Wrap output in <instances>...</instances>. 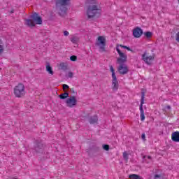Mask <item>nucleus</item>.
Instances as JSON below:
<instances>
[{
  "label": "nucleus",
  "mask_w": 179,
  "mask_h": 179,
  "mask_svg": "<svg viewBox=\"0 0 179 179\" xmlns=\"http://www.w3.org/2000/svg\"><path fill=\"white\" fill-rule=\"evenodd\" d=\"M66 104L67 107H75L76 104H78V100L76 99V96H71L69 98H68L66 100Z\"/></svg>",
  "instance_id": "obj_10"
},
{
  "label": "nucleus",
  "mask_w": 179,
  "mask_h": 179,
  "mask_svg": "<svg viewBox=\"0 0 179 179\" xmlns=\"http://www.w3.org/2000/svg\"><path fill=\"white\" fill-rule=\"evenodd\" d=\"M129 179H143L141 176L136 174H131L129 176Z\"/></svg>",
  "instance_id": "obj_19"
},
{
  "label": "nucleus",
  "mask_w": 179,
  "mask_h": 179,
  "mask_svg": "<svg viewBox=\"0 0 179 179\" xmlns=\"http://www.w3.org/2000/svg\"><path fill=\"white\" fill-rule=\"evenodd\" d=\"M176 40L179 43V31L176 34Z\"/></svg>",
  "instance_id": "obj_29"
},
{
  "label": "nucleus",
  "mask_w": 179,
  "mask_h": 179,
  "mask_svg": "<svg viewBox=\"0 0 179 179\" xmlns=\"http://www.w3.org/2000/svg\"><path fill=\"white\" fill-rule=\"evenodd\" d=\"M3 52V41L0 38V54Z\"/></svg>",
  "instance_id": "obj_24"
},
{
  "label": "nucleus",
  "mask_w": 179,
  "mask_h": 179,
  "mask_svg": "<svg viewBox=\"0 0 179 179\" xmlns=\"http://www.w3.org/2000/svg\"><path fill=\"white\" fill-rule=\"evenodd\" d=\"M46 71L49 73V75H54V71H52V67L50 66L49 64L46 65Z\"/></svg>",
  "instance_id": "obj_18"
},
{
  "label": "nucleus",
  "mask_w": 179,
  "mask_h": 179,
  "mask_svg": "<svg viewBox=\"0 0 179 179\" xmlns=\"http://www.w3.org/2000/svg\"><path fill=\"white\" fill-rule=\"evenodd\" d=\"M63 89H64V90H66V89H69V86L66 84H64Z\"/></svg>",
  "instance_id": "obj_31"
},
{
  "label": "nucleus",
  "mask_w": 179,
  "mask_h": 179,
  "mask_svg": "<svg viewBox=\"0 0 179 179\" xmlns=\"http://www.w3.org/2000/svg\"><path fill=\"white\" fill-rule=\"evenodd\" d=\"M71 3V0H57L56 5L59 8V15L60 16H64L66 14L67 8L66 6H68Z\"/></svg>",
  "instance_id": "obj_3"
},
{
  "label": "nucleus",
  "mask_w": 179,
  "mask_h": 179,
  "mask_svg": "<svg viewBox=\"0 0 179 179\" xmlns=\"http://www.w3.org/2000/svg\"><path fill=\"white\" fill-rule=\"evenodd\" d=\"M144 36L147 38H152V37L153 36V34L150 31H147L144 33Z\"/></svg>",
  "instance_id": "obj_22"
},
{
  "label": "nucleus",
  "mask_w": 179,
  "mask_h": 179,
  "mask_svg": "<svg viewBox=\"0 0 179 179\" xmlns=\"http://www.w3.org/2000/svg\"><path fill=\"white\" fill-rule=\"evenodd\" d=\"M30 19L25 20V24L29 27H34L36 24H41L43 23V20H41V17L38 16V14L34 13L31 15H30Z\"/></svg>",
  "instance_id": "obj_2"
},
{
  "label": "nucleus",
  "mask_w": 179,
  "mask_h": 179,
  "mask_svg": "<svg viewBox=\"0 0 179 179\" xmlns=\"http://www.w3.org/2000/svg\"><path fill=\"white\" fill-rule=\"evenodd\" d=\"M96 47H99L100 52H106V37L99 36L96 42Z\"/></svg>",
  "instance_id": "obj_5"
},
{
  "label": "nucleus",
  "mask_w": 179,
  "mask_h": 179,
  "mask_svg": "<svg viewBox=\"0 0 179 179\" xmlns=\"http://www.w3.org/2000/svg\"><path fill=\"white\" fill-rule=\"evenodd\" d=\"M87 3H90V5L87 6L86 10L87 17L88 19H93V17H96V16H100L101 10L96 5V1L88 0Z\"/></svg>",
  "instance_id": "obj_1"
},
{
  "label": "nucleus",
  "mask_w": 179,
  "mask_h": 179,
  "mask_svg": "<svg viewBox=\"0 0 179 179\" xmlns=\"http://www.w3.org/2000/svg\"><path fill=\"white\" fill-rule=\"evenodd\" d=\"M14 94L15 97H23L26 94V89L24 85L22 83L18 84L14 87Z\"/></svg>",
  "instance_id": "obj_4"
},
{
  "label": "nucleus",
  "mask_w": 179,
  "mask_h": 179,
  "mask_svg": "<svg viewBox=\"0 0 179 179\" xmlns=\"http://www.w3.org/2000/svg\"><path fill=\"white\" fill-rule=\"evenodd\" d=\"M120 47H121V48H124L127 51H132V50H131V48L129 47H127V46H125V45H120Z\"/></svg>",
  "instance_id": "obj_26"
},
{
  "label": "nucleus",
  "mask_w": 179,
  "mask_h": 179,
  "mask_svg": "<svg viewBox=\"0 0 179 179\" xmlns=\"http://www.w3.org/2000/svg\"><path fill=\"white\" fill-rule=\"evenodd\" d=\"M64 36H69V32L68 31H64Z\"/></svg>",
  "instance_id": "obj_33"
},
{
  "label": "nucleus",
  "mask_w": 179,
  "mask_h": 179,
  "mask_svg": "<svg viewBox=\"0 0 179 179\" xmlns=\"http://www.w3.org/2000/svg\"><path fill=\"white\" fill-rule=\"evenodd\" d=\"M59 97L61 100H65V99H68V97H69V94L68 92H64L59 95Z\"/></svg>",
  "instance_id": "obj_17"
},
{
  "label": "nucleus",
  "mask_w": 179,
  "mask_h": 179,
  "mask_svg": "<svg viewBox=\"0 0 179 179\" xmlns=\"http://www.w3.org/2000/svg\"><path fill=\"white\" fill-rule=\"evenodd\" d=\"M102 149H103V150H106V152H108V150H110V145L104 144L102 145Z\"/></svg>",
  "instance_id": "obj_25"
},
{
  "label": "nucleus",
  "mask_w": 179,
  "mask_h": 179,
  "mask_svg": "<svg viewBox=\"0 0 179 179\" xmlns=\"http://www.w3.org/2000/svg\"><path fill=\"white\" fill-rule=\"evenodd\" d=\"M129 154H128V152H123V158L124 159L125 162H128L129 157Z\"/></svg>",
  "instance_id": "obj_23"
},
{
  "label": "nucleus",
  "mask_w": 179,
  "mask_h": 179,
  "mask_svg": "<svg viewBox=\"0 0 179 179\" xmlns=\"http://www.w3.org/2000/svg\"><path fill=\"white\" fill-rule=\"evenodd\" d=\"M68 77H69V78H73V73H72V72H69V73H68Z\"/></svg>",
  "instance_id": "obj_32"
},
{
  "label": "nucleus",
  "mask_w": 179,
  "mask_h": 179,
  "mask_svg": "<svg viewBox=\"0 0 179 179\" xmlns=\"http://www.w3.org/2000/svg\"><path fill=\"white\" fill-rule=\"evenodd\" d=\"M116 51L119 57L117 59V64H125L128 59V56L125 55V53L122 52L120 48H118V45L116 47Z\"/></svg>",
  "instance_id": "obj_6"
},
{
  "label": "nucleus",
  "mask_w": 179,
  "mask_h": 179,
  "mask_svg": "<svg viewBox=\"0 0 179 179\" xmlns=\"http://www.w3.org/2000/svg\"><path fill=\"white\" fill-rule=\"evenodd\" d=\"M143 34V30H142V29H141V28H139L138 27H136L133 30V36L136 38H139V37H141V36H142Z\"/></svg>",
  "instance_id": "obj_12"
},
{
  "label": "nucleus",
  "mask_w": 179,
  "mask_h": 179,
  "mask_svg": "<svg viewBox=\"0 0 179 179\" xmlns=\"http://www.w3.org/2000/svg\"><path fill=\"white\" fill-rule=\"evenodd\" d=\"M118 65L117 72H119L120 75H127V73L129 72V69L125 63L118 64Z\"/></svg>",
  "instance_id": "obj_9"
},
{
  "label": "nucleus",
  "mask_w": 179,
  "mask_h": 179,
  "mask_svg": "<svg viewBox=\"0 0 179 179\" xmlns=\"http://www.w3.org/2000/svg\"><path fill=\"white\" fill-rule=\"evenodd\" d=\"M145 93H146V92L142 90L141 105H140V113H141L140 117H141V121H145V112L143 110V104H145Z\"/></svg>",
  "instance_id": "obj_7"
},
{
  "label": "nucleus",
  "mask_w": 179,
  "mask_h": 179,
  "mask_svg": "<svg viewBox=\"0 0 179 179\" xmlns=\"http://www.w3.org/2000/svg\"><path fill=\"white\" fill-rule=\"evenodd\" d=\"M160 178H162V175L160 174H156L154 176V179H160Z\"/></svg>",
  "instance_id": "obj_28"
},
{
  "label": "nucleus",
  "mask_w": 179,
  "mask_h": 179,
  "mask_svg": "<svg viewBox=\"0 0 179 179\" xmlns=\"http://www.w3.org/2000/svg\"><path fill=\"white\" fill-rule=\"evenodd\" d=\"M35 150L38 153H41L43 150H44V145L41 143H36L35 145Z\"/></svg>",
  "instance_id": "obj_13"
},
{
  "label": "nucleus",
  "mask_w": 179,
  "mask_h": 179,
  "mask_svg": "<svg viewBox=\"0 0 179 179\" xmlns=\"http://www.w3.org/2000/svg\"><path fill=\"white\" fill-rule=\"evenodd\" d=\"M171 139L173 142H179V131L172 133Z\"/></svg>",
  "instance_id": "obj_14"
},
{
  "label": "nucleus",
  "mask_w": 179,
  "mask_h": 179,
  "mask_svg": "<svg viewBox=\"0 0 179 179\" xmlns=\"http://www.w3.org/2000/svg\"><path fill=\"white\" fill-rule=\"evenodd\" d=\"M70 59L71 61H76V59H78V57H76V56L75 55H73V56H71Z\"/></svg>",
  "instance_id": "obj_27"
},
{
  "label": "nucleus",
  "mask_w": 179,
  "mask_h": 179,
  "mask_svg": "<svg viewBox=\"0 0 179 179\" xmlns=\"http://www.w3.org/2000/svg\"><path fill=\"white\" fill-rule=\"evenodd\" d=\"M59 68L62 71H66V69H68V66L65 63H60Z\"/></svg>",
  "instance_id": "obj_21"
},
{
  "label": "nucleus",
  "mask_w": 179,
  "mask_h": 179,
  "mask_svg": "<svg viewBox=\"0 0 179 179\" xmlns=\"http://www.w3.org/2000/svg\"><path fill=\"white\" fill-rule=\"evenodd\" d=\"M113 92L117 91L120 85L118 84V79H117V76H115V72L114 69H113Z\"/></svg>",
  "instance_id": "obj_11"
},
{
  "label": "nucleus",
  "mask_w": 179,
  "mask_h": 179,
  "mask_svg": "<svg viewBox=\"0 0 179 179\" xmlns=\"http://www.w3.org/2000/svg\"><path fill=\"white\" fill-rule=\"evenodd\" d=\"M110 72H113V66H110Z\"/></svg>",
  "instance_id": "obj_34"
},
{
  "label": "nucleus",
  "mask_w": 179,
  "mask_h": 179,
  "mask_svg": "<svg viewBox=\"0 0 179 179\" xmlns=\"http://www.w3.org/2000/svg\"><path fill=\"white\" fill-rule=\"evenodd\" d=\"M143 159H146V156L144 155V156L143 157Z\"/></svg>",
  "instance_id": "obj_36"
},
{
  "label": "nucleus",
  "mask_w": 179,
  "mask_h": 179,
  "mask_svg": "<svg viewBox=\"0 0 179 179\" xmlns=\"http://www.w3.org/2000/svg\"><path fill=\"white\" fill-rule=\"evenodd\" d=\"M155 58H156V55L155 54L148 56L146 52H145L142 55V59L144 62L147 64V65H152L153 61H155Z\"/></svg>",
  "instance_id": "obj_8"
},
{
  "label": "nucleus",
  "mask_w": 179,
  "mask_h": 179,
  "mask_svg": "<svg viewBox=\"0 0 179 179\" xmlns=\"http://www.w3.org/2000/svg\"><path fill=\"white\" fill-rule=\"evenodd\" d=\"M178 2H179V0H178Z\"/></svg>",
  "instance_id": "obj_37"
},
{
  "label": "nucleus",
  "mask_w": 179,
  "mask_h": 179,
  "mask_svg": "<svg viewBox=\"0 0 179 179\" xmlns=\"http://www.w3.org/2000/svg\"><path fill=\"white\" fill-rule=\"evenodd\" d=\"M70 41H71L73 44H78V43H79V36H78V35H72Z\"/></svg>",
  "instance_id": "obj_15"
},
{
  "label": "nucleus",
  "mask_w": 179,
  "mask_h": 179,
  "mask_svg": "<svg viewBox=\"0 0 179 179\" xmlns=\"http://www.w3.org/2000/svg\"><path fill=\"white\" fill-rule=\"evenodd\" d=\"M164 113L165 115H168V117H170V112L171 111V106H167L163 109Z\"/></svg>",
  "instance_id": "obj_16"
},
{
  "label": "nucleus",
  "mask_w": 179,
  "mask_h": 179,
  "mask_svg": "<svg viewBox=\"0 0 179 179\" xmlns=\"http://www.w3.org/2000/svg\"><path fill=\"white\" fill-rule=\"evenodd\" d=\"M141 139H143V141H146V135L145 134V133L142 134Z\"/></svg>",
  "instance_id": "obj_30"
},
{
  "label": "nucleus",
  "mask_w": 179,
  "mask_h": 179,
  "mask_svg": "<svg viewBox=\"0 0 179 179\" xmlns=\"http://www.w3.org/2000/svg\"><path fill=\"white\" fill-rule=\"evenodd\" d=\"M147 157H148V159H149L150 160L152 159V157H151V156H148Z\"/></svg>",
  "instance_id": "obj_35"
},
{
  "label": "nucleus",
  "mask_w": 179,
  "mask_h": 179,
  "mask_svg": "<svg viewBox=\"0 0 179 179\" xmlns=\"http://www.w3.org/2000/svg\"><path fill=\"white\" fill-rule=\"evenodd\" d=\"M99 121V119L97 118V116H93L90 118V122L91 124H96Z\"/></svg>",
  "instance_id": "obj_20"
}]
</instances>
